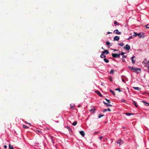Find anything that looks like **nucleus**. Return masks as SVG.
I'll return each mask as SVG.
<instances>
[{
    "instance_id": "43",
    "label": "nucleus",
    "mask_w": 149,
    "mask_h": 149,
    "mask_svg": "<svg viewBox=\"0 0 149 149\" xmlns=\"http://www.w3.org/2000/svg\"><path fill=\"white\" fill-rule=\"evenodd\" d=\"M112 33V32H111L109 31L107 33V34H109L110 33Z\"/></svg>"
},
{
    "instance_id": "19",
    "label": "nucleus",
    "mask_w": 149,
    "mask_h": 149,
    "mask_svg": "<svg viewBox=\"0 0 149 149\" xmlns=\"http://www.w3.org/2000/svg\"><path fill=\"white\" fill-rule=\"evenodd\" d=\"M50 138L51 139V142L53 143V145H54V141L53 140V137L52 136H51L50 137Z\"/></svg>"
},
{
    "instance_id": "6",
    "label": "nucleus",
    "mask_w": 149,
    "mask_h": 149,
    "mask_svg": "<svg viewBox=\"0 0 149 149\" xmlns=\"http://www.w3.org/2000/svg\"><path fill=\"white\" fill-rule=\"evenodd\" d=\"M114 33L118 35H120L121 33V32L119 31L117 29L114 31Z\"/></svg>"
},
{
    "instance_id": "39",
    "label": "nucleus",
    "mask_w": 149,
    "mask_h": 149,
    "mask_svg": "<svg viewBox=\"0 0 149 149\" xmlns=\"http://www.w3.org/2000/svg\"><path fill=\"white\" fill-rule=\"evenodd\" d=\"M132 38V36H131L129 37V38L128 39L129 40V39Z\"/></svg>"
},
{
    "instance_id": "42",
    "label": "nucleus",
    "mask_w": 149,
    "mask_h": 149,
    "mask_svg": "<svg viewBox=\"0 0 149 149\" xmlns=\"http://www.w3.org/2000/svg\"><path fill=\"white\" fill-rule=\"evenodd\" d=\"M102 54H105V51H102Z\"/></svg>"
},
{
    "instance_id": "46",
    "label": "nucleus",
    "mask_w": 149,
    "mask_h": 149,
    "mask_svg": "<svg viewBox=\"0 0 149 149\" xmlns=\"http://www.w3.org/2000/svg\"><path fill=\"white\" fill-rule=\"evenodd\" d=\"M122 81H123V82H125V80L124 79H122Z\"/></svg>"
},
{
    "instance_id": "1",
    "label": "nucleus",
    "mask_w": 149,
    "mask_h": 149,
    "mask_svg": "<svg viewBox=\"0 0 149 149\" xmlns=\"http://www.w3.org/2000/svg\"><path fill=\"white\" fill-rule=\"evenodd\" d=\"M128 68L131 69L132 70H134V72H135L137 73H139L141 71L140 68H138L136 67H131L129 66H128Z\"/></svg>"
},
{
    "instance_id": "18",
    "label": "nucleus",
    "mask_w": 149,
    "mask_h": 149,
    "mask_svg": "<svg viewBox=\"0 0 149 149\" xmlns=\"http://www.w3.org/2000/svg\"><path fill=\"white\" fill-rule=\"evenodd\" d=\"M74 105L73 104H70V107L71 109H73L74 107Z\"/></svg>"
},
{
    "instance_id": "17",
    "label": "nucleus",
    "mask_w": 149,
    "mask_h": 149,
    "mask_svg": "<svg viewBox=\"0 0 149 149\" xmlns=\"http://www.w3.org/2000/svg\"><path fill=\"white\" fill-rule=\"evenodd\" d=\"M126 56H122V61L123 62H124L125 61V60L124 58H126Z\"/></svg>"
},
{
    "instance_id": "20",
    "label": "nucleus",
    "mask_w": 149,
    "mask_h": 149,
    "mask_svg": "<svg viewBox=\"0 0 149 149\" xmlns=\"http://www.w3.org/2000/svg\"><path fill=\"white\" fill-rule=\"evenodd\" d=\"M104 62H105L106 63H108L109 62V60L108 59H106V58H104Z\"/></svg>"
},
{
    "instance_id": "28",
    "label": "nucleus",
    "mask_w": 149,
    "mask_h": 149,
    "mask_svg": "<svg viewBox=\"0 0 149 149\" xmlns=\"http://www.w3.org/2000/svg\"><path fill=\"white\" fill-rule=\"evenodd\" d=\"M100 57L101 58H105L106 57V56L103 54H101L100 56Z\"/></svg>"
},
{
    "instance_id": "22",
    "label": "nucleus",
    "mask_w": 149,
    "mask_h": 149,
    "mask_svg": "<svg viewBox=\"0 0 149 149\" xmlns=\"http://www.w3.org/2000/svg\"><path fill=\"white\" fill-rule=\"evenodd\" d=\"M114 24L115 26H118L119 25V24L116 21H115L114 22Z\"/></svg>"
},
{
    "instance_id": "49",
    "label": "nucleus",
    "mask_w": 149,
    "mask_h": 149,
    "mask_svg": "<svg viewBox=\"0 0 149 149\" xmlns=\"http://www.w3.org/2000/svg\"><path fill=\"white\" fill-rule=\"evenodd\" d=\"M102 49H103V47H102Z\"/></svg>"
},
{
    "instance_id": "8",
    "label": "nucleus",
    "mask_w": 149,
    "mask_h": 149,
    "mask_svg": "<svg viewBox=\"0 0 149 149\" xmlns=\"http://www.w3.org/2000/svg\"><path fill=\"white\" fill-rule=\"evenodd\" d=\"M144 34V33L143 32H141L137 34V35L139 38H141L142 37V35Z\"/></svg>"
},
{
    "instance_id": "11",
    "label": "nucleus",
    "mask_w": 149,
    "mask_h": 149,
    "mask_svg": "<svg viewBox=\"0 0 149 149\" xmlns=\"http://www.w3.org/2000/svg\"><path fill=\"white\" fill-rule=\"evenodd\" d=\"M119 39V37L118 36H116L113 38L114 41H118Z\"/></svg>"
},
{
    "instance_id": "30",
    "label": "nucleus",
    "mask_w": 149,
    "mask_h": 149,
    "mask_svg": "<svg viewBox=\"0 0 149 149\" xmlns=\"http://www.w3.org/2000/svg\"><path fill=\"white\" fill-rule=\"evenodd\" d=\"M111 81H112V77L111 76H109L108 78Z\"/></svg>"
},
{
    "instance_id": "4",
    "label": "nucleus",
    "mask_w": 149,
    "mask_h": 149,
    "mask_svg": "<svg viewBox=\"0 0 149 149\" xmlns=\"http://www.w3.org/2000/svg\"><path fill=\"white\" fill-rule=\"evenodd\" d=\"M124 48L127 50H129L130 49V47L128 44H127L124 47Z\"/></svg>"
},
{
    "instance_id": "2",
    "label": "nucleus",
    "mask_w": 149,
    "mask_h": 149,
    "mask_svg": "<svg viewBox=\"0 0 149 149\" xmlns=\"http://www.w3.org/2000/svg\"><path fill=\"white\" fill-rule=\"evenodd\" d=\"M105 100L108 103L105 102L104 101H103V103L107 107H112V105L110 104L111 103L110 101V100L107 99L105 98Z\"/></svg>"
},
{
    "instance_id": "41",
    "label": "nucleus",
    "mask_w": 149,
    "mask_h": 149,
    "mask_svg": "<svg viewBox=\"0 0 149 149\" xmlns=\"http://www.w3.org/2000/svg\"><path fill=\"white\" fill-rule=\"evenodd\" d=\"M4 148H5V149H6L7 148V146H6V145H5L4 146Z\"/></svg>"
},
{
    "instance_id": "52",
    "label": "nucleus",
    "mask_w": 149,
    "mask_h": 149,
    "mask_svg": "<svg viewBox=\"0 0 149 149\" xmlns=\"http://www.w3.org/2000/svg\"><path fill=\"white\" fill-rule=\"evenodd\" d=\"M147 149H149V148H147Z\"/></svg>"
},
{
    "instance_id": "9",
    "label": "nucleus",
    "mask_w": 149,
    "mask_h": 149,
    "mask_svg": "<svg viewBox=\"0 0 149 149\" xmlns=\"http://www.w3.org/2000/svg\"><path fill=\"white\" fill-rule=\"evenodd\" d=\"M95 93H97L98 95H99V96L101 97H102L103 95H102L101 94L100 92L98 91H95Z\"/></svg>"
},
{
    "instance_id": "45",
    "label": "nucleus",
    "mask_w": 149,
    "mask_h": 149,
    "mask_svg": "<svg viewBox=\"0 0 149 149\" xmlns=\"http://www.w3.org/2000/svg\"><path fill=\"white\" fill-rule=\"evenodd\" d=\"M38 134H40L41 133V132L39 131H38Z\"/></svg>"
},
{
    "instance_id": "37",
    "label": "nucleus",
    "mask_w": 149,
    "mask_h": 149,
    "mask_svg": "<svg viewBox=\"0 0 149 149\" xmlns=\"http://www.w3.org/2000/svg\"><path fill=\"white\" fill-rule=\"evenodd\" d=\"M95 109H92L90 110V111H93V112H95Z\"/></svg>"
},
{
    "instance_id": "13",
    "label": "nucleus",
    "mask_w": 149,
    "mask_h": 149,
    "mask_svg": "<svg viewBox=\"0 0 149 149\" xmlns=\"http://www.w3.org/2000/svg\"><path fill=\"white\" fill-rule=\"evenodd\" d=\"M142 102L146 106H149V103L146 102L144 101H143Z\"/></svg>"
},
{
    "instance_id": "24",
    "label": "nucleus",
    "mask_w": 149,
    "mask_h": 149,
    "mask_svg": "<svg viewBox=\"0 0 149 149\" xmlns=\"http://www.w3.org/2000/svg\"><path fill=\"white\" fill-rule=\"evenodd\" d=\"M109 91L111 93H112L113 95H115V93L114 91H113L111 89H110Z\"/></svg>"
},
{
    "instance_id": "40",
    "label": "nucleus",
    "mask_w": 149,
    "mask_h": 149,
    "mask_svg": "<svg viewBox=\"0 0 149 149\" xmlns=\"http://www.w3.org/2000/svg\"><path fill=\"white\" fill-rule=\"evenodd\" d=\"M103 138V136H101L100 137H99V138L100 139V140H101L102 139V138Z\"/></svg>"
},
{
    "instance_id": "31",
    "label": "nucleus",
    "mask_w": 149,
    "mask_h": 149,
    "mask_svg": "<svg viewBox=\"0 0 149 149\" xmlns=\"http://www.w3.org/2000/svg\"><path fill=\"white\" fill-rule=\"evenodd\" d=\"M105 52L106 55L108 54L109 53V52L107 50H105Z\"/></svg>"
},
{
    "instance_id": "16",
    "label": "nucleus",
    "mask_w": 149,
    "mask_h": 149,
    "mask_svg": "<svg viewBox=\"0 0 149 149\" xmlns=\"http://www.w3.org/2000/svg\"><path fill=\"white\" fill-rule=\"evenodd\" d=\"M125 114L127 116H130L131 115H133L134 114V113H125Z\"/></svg>"
},
{
    "instance_id": "12",
    "label": "nucleus",
    "mask_w": 149,
    "mask_h": 149,
    "mask_svg": "<svg viewBox=\"0 0 149 149\" xmlns=\"http://www.w3.org/2000/svg\"><path fill=\"white\" fill-rule=\"evenodd\" d=\"M133 88L135 90H136L138 91H141V88L138 87H133Z\"/></svg>"
},
{
    "instance_id": "34",
    "label": "nucleus",
    "mask_w": 149,
    "mask_h": 149,
    "mask_svg": "<svg viewBox=\"0 0 149 149\" xmlns=\"http://www.w3.org/2000/svg\"><path fill=\"white\" fill-rule=\"evenodd\" d=\"M115 90L116 91H118L119 92H120L121 91L120 89L119 88H116L115 89Z\"/></svg>"
},
{
    "instance_id": "33",
    "label": "nucleus",
    "mask_w": 149,
    "mask_h": 149,
    "mask_svg": "<svg viewBox=\"0 0 149 149\" xmlns=\"http://www.w3.org/2000/svg\"><path fill=\"white\" fill-rule=\"evenodd\" d=\"M137 35V34L136 32H134L133 35V36L134 37L136 36Z\"/></svg>"
},
{
    "instance_id": "5",
    "label": "nucleus",
    "mask_w": 149,
    "mask_h": 149,
    "mask_svg": "<svg viewBox=\"0 0 149 149\" xmlns=\"http://www.w3.org/2000/svg\"><path fill=\"white\" fill-rule=\"evenodd\" d=\"M135 58L134 56H133L131 58V59L132 60V64H134L135 63V60H134V58Z\"/></svg>"
},
{
    "instance_id": "48",
    "label": "nucleus",
    "mask_w": 149,
    "mask_h": 149,
    "mask_svg": "<svg viewBox=\"0 0 149 149\" xmlns=\"http://www.w3.org/2000/svg\"><path fill=\"white\" fill-rule=\"evenodd\" d=\"M113 50L114 51H118V50H116V49H114Z\"/></svg>"
},
{
    "instance_id": "35",
    "label": "nucleus",
    "mask_w": 149,
    "mask_h": 149,
    "mask_svg": "<svg viewBox=\"0 0 149 149\" xmlns=\"http://www.w3.org/2000/svg\"><path fill=\"white\" fill-rule=\"evenodd\" d=\"M125 53H124V52H122V53H120L119 54V56L120 55H123H123L125 54Z\"/></svg>"
},
{
    "instance_id": "26",
    "label": "nucleus",
    "mask_w": 149,
    "mask_h": 149,
    "mask_svg": "<svg viewBox=\"0 0 149 149\" xmlns=\"http://www.w3.org/2000/svg\"><path fill=\"white\" fill-rule=\"evenodd\" d=\"M114 73V70H111V71H110L109 73L111 74H113Z\"/></svg>"
},
{
    "instance_id": "10",
    "label": "nucleus",
    "mask_w": 149,
    "mask_h": 149,
    "mask_svg": "<svg viewBox=\"0 0 149 149\" xmlns=\"http://www.w3.org/2000/svg\"><path fill=\"white\" fill-rule=\"evenodd\" d=\"M80 134L83 137L85 135V133L83 131L81 130L79 131Z\"/></svg>"
},
{
    "instance_id": "7",
    "label": "nucleus",
    "mask_w": 149,
    "mask_h": 149,
    "mask_svg": "<svg viewBox=\"0 0 149 149\" xmlns=\"http://www.w3.org/2000/svg\"><path fill=\"white\" fill-rule=\"evenodd\" d=\"M116 142L117 143L119 144L120 145L122 144L123 143L120 139H119Z\"/></svg>"
},
{
    "instance_id": "23",
    "label": "nucleus",
    "mask_w": 149,
    "mask_h": 149,
    "mask_svg": "<svg viewBox=\"0 0 149 149\" xmlns=\"http://www.w3.org/2000/svg\"><path fill=\"white\" fill-rule=\"evenodd\" d=\"M133 104H134V105H135V107H137L138 106H137V104L134 101H133Z\"/></svg>"
},
{
    "instance_id": "44",
    "label": "nucleus",
    "mask_w": 149,
    "mask_h": 149,
    "mask_svg": "<svg viewBox=\"0 0 149 149\" xmlns=\"http://www.w3.org/2000/svg\"><path fill=\"white\" fill-rule=\"evenodd\" d=\"M122 101L123 102H125V100H124V99L123 100H122Z\"/></svg>"
},
{
    "instance_id": "51",
    "label": "nucleus",
    "mask_w": 149,
    "mask_h": 149,
    "mask_svg": "<svg viewBox=\"0 0 149 149\" xmlns=\"http://www.w3.org/2000/svg\"><path fill=\"white\" fill-rule=\"evenodd\" d=\"M148 63H149V61L148 62Z\"/></svg>"
},
{
    "instance_id": "38",
    "label": "nucleus",
    "mask_w": 149,
    "mask_h": 149,
    "mask_svg": "<svg viewBox=\"0 0 149 149\" xmlns=\"http://www.w3.org/2000/svg\"><path fill=\"white\" fill-rule=\"evenodd\" d=\"M146 27L147 28H149V24H147L146 25Z\"/></svg>"
},
{
    "instance_id": "27",
    "label": "nucleus",
    "mask_w": 149,
    "mask_h": 149,
    "mask_svg": "<svg viewBox=\"0 0 149 149\" xmlns=\"http://www.w3.org/2000/svg\"><path fill=\"white\" fill-rule=\"evenodd\" d=\"M22 127L24 128H29L28 127L24 125H23Z\"/></svg>"
},
{
    "instance_id": "15",
    "label": "nucleus",
    "mask_w": 149,
    "mask_h": 149,
    "mask_svg": "<svg viewBox=\"0 0 149 149\" xmlns=\"http://www.w3.org/2000/svg\"><path fill=\"white\" fill-rule=\"evenodd\" d=\"M106 45L109 47L110 46H111V44L110 42L109 41H107L106 42Z\"/></svg>"
},
{
    "instance_id": "36",
    "label": "nucleus",
    "mask_w": 149,
    "mask_h": 149,
    "mask_svg": "<svg viewBox=\"0 0 149 149\" xmlns=\"http://www.w3.org/2000/svg\"><path fill=\"white\" fill-rule=\"evenodd\" d=\"M67 127L69 131H70V130L71 131V130L70 127H69V126H67Z\"/></svg>"
},
{
    "instance_id": "3",
    "label": "nucleus",
    "mask_w": 149,
    "mask_h": 149,
    "mask_svg": "<svg viewBox=\"0 0 149 149\" xmlns=\"http://www.w3.org/2000/svg\"><path fill=\"white\" fill-rule=\"evenodd\" d=\"M112 56L114 58H120L119 54H117L112 53Z\"/></svg>"
},
{
    "instance_id": "29",
    "label": "nucleus",
    "mask_w": 149,
    "mask_h": 149,
    "mask_svg": "<svg viewBox=\"0 0 149 149\" xmlns=\"http://www.w3.org/2000/svg\"><path fill=\"white\" fill-rule=\"evenodd\" d=\"M118 45H120L121 46H123V45H124V44L123 42H121L119 43H118Z\"/></svg>"
},
{
    "instance_id": "50",
    "label": "nucleus",
    "mask_w": 149,
    "mask_h": 149,
    "mask_svg": "<svg viewBox=\"0 0 149 149\" xmlns=\"http://www.w3.org/2000/svg\"><path fill=\"white\" fill-rule=\"evenodd\" d=\"M148 72H149V69H148Z\"/></svg>"
},
{
    "instance_id": "47",
    "label": "nucleus",
    "mask_w": 149,
    "mask_h": 149,
    "mask_svg": "<svg viewBox=\"0 0 149 149\" xmlns=\"http://www.w3.org/2000/svg\"><path fill=\"white\" fill-rule=\"evenodd\" d=\"M147 68L148 69H149V65L147 66Z\"/></svg>"
},
{
    "instance_id": "14",
    "label": "nucleus",
    "mask_w": 149,
    "mask_h": 149,
    "mask_svg": "<svg viewBox=\"0 0 149 149\" xmlns=\"http://www.w3.org/2000/svg\"><path fill=\"white\" fill-rule=\"evenodd\" d=\"M111 111V110L109 108H108L107 109H104L103 111V112H106V111Z\"/></svg>"
},
{
    "instance_id": "25",
    "label": "nucleus",
    "mask_w": 149,
    "mask_h": 149,
    "mask_svg": "<svg viewBox=\"0 0 149 149\" xmlns=\"http://www.w3.org/2000/svg\"><path fill=\"white\" fill-rule=\"evenodd\" d=\"M104 116V115H102L100 113V114L98 116V118H101L102 117H103V116Z\"/></svg>"
},
{
    "instance_id": "21",
    "label": "nucleus",
    "mask_w": 149,
    "mask_h": 149,
    "mask_svg": "<svg viewBox=\"0 0 149 149\" xmlns=\"http://www.w3.org/2000/svg\"><path fill=\"white\" fill-rule=\"evenodd\" d=\"M77 123V122L76 121H74L73 123L72 124V125L74 126L76 125Z\"/></svg>"
},
{
    "instance_id": "32",
    "label": "nucleus",
    "mask_w": 149,
    "mask_h": 149,
    "mask_svg": "<svg viewBox=\"0 0 149 149\" xmlns=\"http://www.w3.org/2000/svg\"><path fill=\"white\" fill-rule=\"evenodd\" d=\"M9 148L10 149H13V147L12 146H11L10 144L9 145Z\"/></svg>"
}]
</instances>
